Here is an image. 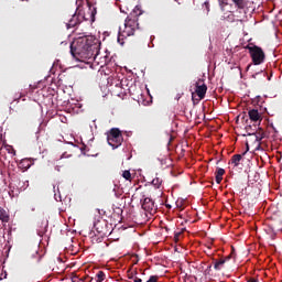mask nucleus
Returning <instances> with one entry per match:
<instances>
[{"mask_svg": "<svg viewBox=\"0 0 282 282\" xmlns=\"http://www.w3.org/2000/svg\"><path fill=\"white\" fill-rule=\"evenodd\" d=\"M70 54L76 61L96 59L98 54V44L91 36H80L70 44Z\"/></svg>", "mask_w": 282, "mask_h": 282, "instance_id": "f257e3e1", "label": "nucleus"}, {"mask_svg": "<svg viewBox=\"0 0 282 282\" xmlns=\"http://www.w3.org/2000/svg\"><path fill=\"white\" fill-rule=\"evenodd\" d=\"M139 17H142V9H140V7H135L132 12L127 17L123 29L119 28V43L120 39L133 36L135 34V30H140V23H138Z\"/></svg>", "mask_w": 282, "mask_h": 282, "instance_id": "f03ea898", "label": "nucleus"}, {"mask_svg": "<svg viewBox=\"0 0 282 282\" xmlns=\"http://www.w3.org/2000/svg\"><path fill=\"white\" fill-rule=\"evenodd\" d=\"M107 142L112 149H118V147L122 145L124 142V138L122 137V131L118 128H112L107 132Z\"/></svg>", "mask_w": 282, "mask_h": 282, "instance_id": "7ed1b4c3", "label": "nucleus"}, {"mask_svg": "<svg viewBox=\"0 0 282 282\" xmlns=\"http://www.w3.org/2000/svg\"><path fill=\"white\" fill-rule=\"evenodd\" d=\"M245 50L249 51L253 65H261L265 61V53L260 46L248 44Z\"/></svg>", "mask_w": 282, "mask_h": 282, "instance_id": "20e7f679", "label": "nucleus"}, {"mask_svg": "<svg viewBox=\"0 0 282 282\" xmlns=\"http://www.w3.org/2000/svg\"><path fill=\"white\" fill-rule=\"evenodd\" d=\"M87 12L83 13V11L79 10V17L83 21H90L94 23L96 21V14H97V9L96 6L91 4V2L87 1Z\"/></svg>", "mask_w": 282, "mask_h": 282, "instance_id": "39448f33", "label": "nucleus"}, {"mask_svg": "<svg viewBox=\"0 0 282 282\" xmlns=\"http://www.w3.org/2000/svg\"><path fill=\"white\" fill-rule=\"evenodd\" d=\"M129 94L132 96L133 100H138V102H140V100H144L142 87L135 84L129 87Z\"/></svg>", "mask_w": 282, "mask_h": 282, "instance_id": "423d86ee", "label": "nucleus"}, {"mask_svg": "<svg viewBox=\"0 0 282 282\" xmlns=\"http://www.w3.org/2000/svg\"><path fill=\"white\" fill-rule=\"evenodd\" d=\"M141 206L145 210V213H149L150 215H155V213H158V207L155 206V203L149 197L143 199Z\"/></svg>", "mask_w": 282, "mask_h": 282, "instance_id": "0eeeda50", "label": "nucleus"}, {"mask_svg": "<svg viewBox=\"0 0 282 282\" xmlns=\"http://www.w3.org/2000/svg\"><path fill=\"white\" fill-rule=\"evenodd\" d=\"M213 264H214V270L219 272V270H224V265H226V261H230V256L227 257H221L219 259L217 258H212Z\"/></svg>", "mask_w": 282, "mask_h": 282, "instance_id": "6e6552de", "label": "nucleus"}, {"mask_svg": "<svg viewBox=\"0 0 282 282\" xmlns=\"http://www.w3.org/2000/svg\"><path fill=\"white\" fill-rule=\"evenodd\" d=\"M199 83H202V79L196 83V94L200 100H204L206 98V91H208V86L206 84L199 85Z\"/></svg>", "mask_w": 282, "mask_h": 282, "instance_id": "1a4fd4ad", "label": "nucleus"}, {"mask_svg": "<svg viewBox=\"0 0 282 282\" xmlns=\"http://www.w3.org/2000/svg\"><path fill=\"white\" fill-rule=\"evenodd\" d=\"M78 23H83V18H80V13L78 12V14H74L72 17V19L68 21V23L66 24V28L69 30L72 28H76L78 25Z\"/></svg>", "mask_w": 282, "mask_h": 282, "instance_id": "9d476101", "label": "nucleus"}, {"mask_svg": "<svg viewBox=\"0 0 282 282\" xmlns=\"http://www.w3.org/2000/svg\"><path fill=\"white\" fill-rule=\"evenodd\" d=\"M249 118L252 122H261V113L257 109H251L248 111Z\"/></svg>", "mask_w": 282, "mask_h": 282, "instance_id": "9b49d317", "label": "nucleus"}, {"mask_svg": "<svg viewBox=\"0 0 282 282\" xmlns=\"http://www.w3.org/2000/svg\"><path fill=\"white\" fill-rule=\"evenodd\" d=\"M0 221H2V224H8L10 221V214H8L6 209L1 206H0Z\"/></svg>", "mask_w": 282, "mask_h": 282, "instance_id": "f8f14e48", "label": "nucleus"}, {"mask_svg": "<svg viewBox=\"0 0 282 282\" xmlns=\"http://www.w3.org/2000/svg\"><path fill=\"white\" fill-rule=\"evenodd\" d=\"M226 174V170L218 167L216 171V183L221 184V181L224 180V175Z\"/></svg>", "mask_w": 282, "mask_h": 282, "instance_id": "ddd939ff", "label": "nucleus"}, {"mask_svg": "<svg viewBox=\"0 0 282 282\" xmlns=\"http://www.w3.org/2000/svg\"><path fill=\"white\" fill-rule=\"evenodd\" d=\"M242 158H243L242 154H235L231 156L229 164H232L234 166H239Z\"/></svg>", "mask_w": 282, "mask_h": 282, "instance_id": "4468645a", "label": "nucleus"}, {"mask_svg": "<svg viewBox=\"0 0 282 282\" xmlns=\"http://www.w3.org/2000/svg\"><path fill=\"white\" fill-rule=\"evenodd\" d=\"M230 3H235L240 10L246 8V0H230Z\"/></svg>", "mask_w": 282, "mask_h": 282, "instance_id": "2eb2a0df", "label": "nucleus"}, {"mask_svg": "<svg viewBox=\"0 0 282 282\" xmlns=\"http://www.w3.org/2000/svg\"><path fill=\"white\" fill-rule=\"evenodd\" d=\"M263 138H265V132L263 130L257 132L256 142L258 143V147L261 144V140H263Z\"/></svg>", "mask_w": 282, "mask_h": 282, "instance_id": "dca6fc26", "label": "nucleus"}, {"mask_svg": "<svg viewBox=\"0 0 282 282\" xmlns=\"http://www.w3.org/2000/svg\"><path fill=\"white\" fill-rule=\"evenodd\" d=\"M4 150L9 153L10 158H14V155H17V150H14L12 145L6 144Z\"/></svg>", "mask_w": 282, "mask_h": 282, "instance_id": "f3484780", "label": "nucleus"}, {"mask_svg": "<svg viewBox=\"0 0 282 282\" xmlns=\"http://www.w3.org/2000/svg\"><path fill=\"white\" fill-rule=\"evenodd\" d=\"M105 279H107V275L104 273V271H98L94 281L102 282V281H105Z\"/></svg>", "mask_w": 282, "mask_h": 282, "instance_id": "a211bd4d", "label": "nucleus"}, {"mask_svg": "<svg viewBox=\"0 0 282 282\" xmlns=\"http://www.w3.org/2000/svg\"><path fill=\"white\" fill-rule=\"evenodd\" d=\"M152 186H155V188H160V186H162V178H160V177L153 178Z\"/></svg>", "mask_w": 282, "mask_h": 282, "instance_id": "6ab92c4d", "label": "nucleus"}, {"mask_svg": "<svg viewBox=\"0 0 282 282\" xmlns=\"http://www.w3.org/2000/svg\"><path fill=\"white\" fill-rule=\"evenodd\" d=\"M122 177L127 180L128 182H131V172L130 171H123Z\"/></svg>", "mask_w": 282, "mask_h": 282, "instance_id": "aec40b11", "label": "nucleus"}, {"mask_svg": "<svg viewBox=\"0 0 282 282\" xmlns=\"http://www.w3.org/2000/svg\"><path fill=\"white\" fill-rule=\"evenodd\" d=\"M260 74L263 75V78H265V77L268 76V73L261 70V72H258V73L253 74V75H252V78H257Z\"/></svg>", "mask_w": 282, "mask_h": 282, "instance_id": "412c9836", "label": "nucleus"}, {"mask_svg": "<svg viewBox=\"0 0 282 282\" xmlns=\"http://www.w3.org/2000/svg\"><path fill=\"white\" fill-rule=\"evenodd\" d=\"M219 4L221 8H224V6H230V0H219Z\"/></svg>", "mask_w": 282, "mask_h": 282, "instance_id": "4be33fe9", "label": "nucleus"}, {"mask_svg": "<svg viewBox=\"0 0 282 282\" xmlns=\"http://www.w3.org/2000/svg\"><path fill=\"white\" fill-rule=\"evenodd\" d=\"M158 279H159L158 275H151L147 282H158Z\"/></svg>", "mask_w": 282, "mask_h": 282, "instance_id": "5701e85b", "label": "nucleus"}, {"mask_svg": "<svg viewBox=\"0 0 282 282\" xmlns=\"http://www.w3.org/2000/svg\"><path fill=\"white\" fill-rule=\"evenodd\" d=\"M0 155L4 160V162H8V156L3 154V148L0 149Z\"/></svg>", "mask_w": 282, "mask_h": 282, "instance_id": "b1692460", "label": "nucleus"}, {"mask_svg": "<svg viewBox=\"0 0 282 282\" xmlns=\"http://www.w3.org/2000/svg\"><path fill=\"white\" fill-rule=\"evenodd\" d=\"M0 142H3V128L0 127Z\"/></svg>", "mask_w": 282, "mask_h": 282, "instance_id": "393cba45", "label": "nucleus"}, {"mask_svg": "<svg viewBox=\"0 0 282 282\" xmlns=\"http://www.w3.org/2000/svg\"><path fill=\"white\" fill-rule=\"evenodd\" d=\"M80 3H83V0H77V1H76L77 10H80Z\"/></svg>", "mask_w": 282, "mask_h": 282, "instance_id": "a878e982", "label": "nucleus"}, {"mask_svg": "<svg viewBox=\"0 0 282 282\" xmlns=\"http://www.w3.org/2000/svg\"><path fill=\"white\" fill-rule=\"evenodd\" d=\"M35 257H36V263H39V261H41V256H39V252H35Z\"/></svg>", "mask_w": 282, "mask_h": 282, "instance_id": "bb28decb", "label": "nucleus"}, {"mask_svg": "<svg viewBox=\"0 0 282 282\" xmlns=\"http://www.w3.org/2000/svg\"><path fill=\"white\" fill-rule=\"evenodd\" d=\"M72 281H73V282H78V275H73V276H72Z\"/></svg>", "mask_w": 282, "mask_h": 282, "instance_id": "cd10ccee", "label": "nucleus"}, {"mask_svg": "<svg viewBox=\"0 0 282 282\" xmlns=\"http://www.w3.org/2000/svg\"><path fill=\"white\" fill-rule=\"evenodd\" d=\"M247 282H259V279L250 278Z\"/></svg>", "mask_w": 282, "mask_h": 282, "instance_id": "c85d7f7f", "label": "nucleus"}, {"mask_svg": "<svg viewBox=\"0 0 282 282\" xmlns=\"http://www.w3.org/2000/svg\"><path fill=\"white\" fill-rule=\"evenodd\" d=\"M94 278L86 276V282H94Z\"/></svg>", "mask_w": 282, "mask_h": 282, "instance_id": "c756f323", "label": "nucleus"}, {"mask_svg": "<svg viewBox=\"0 0 282 282\" xmlns=\"http://www.w3.org/2000/svg\"><path fill=\"white\" fill-rule=\"evenodd\" d=\"M212 268H213V264H209V265L207 267V269H206V272H210Z\"/></svg>", "mask_w": 282, "mask_h": 282, "instance_id": "7c9ffc66", "label": "nucleus"}, {"mask_svg": "<svg viewBox=\"0 0 282 282\" xmlns=\"http://www.w3.org/2000/svg\"><path fill=\"white\" fill-rule=\"evenodd\" d=\"M133 282H142V279L135 276L134 281Z\"/></svg>", "mask_w": 282, "mask_h": 282, "instance_id": "2f4dec72", "label": "nucleus"}, {"mask_svg": "<svg viewBox=\"0 0 282 282\" xmlns=\"http://www.w3.org/2000/svg\"><path fill=\"white\" fill-rule=\"evenodd\" d=\"M129 279H133V274L129 275Z\"/></svg>", "mask_w": 282, "mask_h": 282, "instance_id": "473e14b6", "label": "nucleus"}, {"mask_svg": "<svg viewBox=\"0 0 282 282\" xmlns=\"http://www.w3.org/2000/svg\"><path fill=\"white\" fill-rule=\"evenodd\" d=\"M250 149V147L248 145V143H247V151Z\"/></svg>", "mask_w": 282, "mask_h": 282, "instance_id": "72a5a7b5", "label": "nucleus"}, {"mask_svg": "<svg viewBox=\"0 0 282 282\" xmlns=\"http://www.w3.org/2000/svg\"><path fill=\"white\" fill-rule=\"evenodd\" d=\"M98 232H102L101 230H98Z\"/></svg>", "mask_w": 282, "mask_h": 282, "instance_id": "f704fd0d", "label": "nucleus"}, {"mask_svg": "<svg viewBox=\"0 0 282 282\" xmlns=\"http://www.w3.org/2000/svg\"><path fill=\"white\" fill-rule=\"evenodd\" d=\"M268 80H270V77H268Z\"/></svg>", "mask_w": 282, "mask_h": 282, "instance_id": "c9c22d12", "label": "nucleus"}]
</instances>
